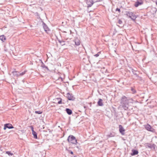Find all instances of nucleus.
Segmentation results:
<instances>
[{"mask_svg": "<svg viewBox=\"0 0 157 157\" xmlns=\"http://www.w3.org/2000/svg\"><path fill=\"white\" fill-rule=\"evenodd\" d=\"M70 153L71 154H73V152L72 151H71V152H70Z\"/></svg>", "mask_w": 157, "mask_h": 157, "instance_id": "29", "label": "nucleus"}, {"mask_svg": "<svg viewBox=\"0 0 157 157\" xmlns=\"http://www.w3.org/2000/svg\"><path fill=\"white\" fill-rule=\"evenodd\" d=\"M70 33H71V30H70Z\"/></svg>", "mask_w": 157, "mask_h": 157, "instance_id": "31", "label": "nucleus"}, {"mask_svg": "<svg viewBox=\"0 0 157 157\" xmlns=\"http://www.w3.org/2000/svg\"><path fill=\"white\" fill-rule=\"evenodd\" d=\"M6 153L8 154L9 156H11L13 155V154L10 151H6Z\"/></svg>", "mask_w": 157, "mask_h": 157, "instance_id": "20", "label": "nucleus"}, {"mask_svg": "<svg viewBox=\"0 0 157 157\" xmlns=\"http://www.w3.org/2000/svg\"><path fill=\"white\" fill-rule=\"evenodd\" d=\"M6 128H8L9 129H11L13 128V126L10 124H4V129L6 130Z\"/></svg>", "mask_w": 157, "mask_h": 157, "instance_id": "5", "label": "nucleus"}, {"mask_svg": "<svg viewBox=\"0 0 157 157\" xmlns=\"http://www.w3.org/2000/svg\"><path fill=\"white\" fill-rule=\"evenodd\" d=\"M147 147L148 148H151L153 146L151 145V144H148V145L147 146Z\"/></svg>", "mask_w": 157, "mask_h": 157, "instance_id": "22", "label": "nucleus"}, {"mask_svg": "<svg viewBox=\"0 0 157 157\" xmlns=\"http://www.w3.org/2000/svg\"><path fill=\"white\" fill-rule=\"evenodd\" d=\"M68 142L73 144H76L77 143V141L75 137L73 135L69 136L67 139Z\"/></svg>", "mask_w": 157, "mask_h": 157, "instance_id": "2", "label": "nucleus"}, {"mask_svg": "<svg viewBox=\"0 0 157 157\" xmlns=\"http://www.w3.org/2000/svg\"><path fill=\"white\" fill-rule=\"evenodd\" d=\"M35 113L36 114H40L42 113V112L41 111H35Z\"/></svg>", "mask_w": 157, "mask_h": 157, "instance_id": "21", "label": "nucleus"}, {"mask_svg": "<svg viewBox=\"0 0 157 157\" xmlns=\"http://www.w3.org/2000/svg\"><path fill=\"white\" fill-rule=\"evenodd\" d=\"M119 128L120 132L121 134L123 135H124V132L125 130L121 125H119Z\"/></svg>", "mask_w": 157, "mask_h": 157, "instance_id": "8", "label": "nucleus"}, {"mask_svg": "<svg viewBox=\"0 0 157 157\" xmlns=\"http://www.w3.org/2000/svg\"><path fill=\"white\" fill-rule=\"evenodd\" d=\"M142 1L141 0H140L135 2L134 5L136 7H137L139 5H142Z\"/></svg>", "mask_w": 157, "mask_h": 157, "instance_id": "10", "label": "nucleus"}, {"mask_svg": "<svg viewBox=\"0 0 157 157\" xmlns=\"http://www.w3.org/2000/svg\"><path fill=\"white\" fill-rule=\"evenodd\" d=\"M132 151V153L131 154L132 155H137L138 153V152L137 150H133Z\"/></svg>", "mask_w": 157, "mask_h": 157, "instance_id": "15", "label": "nucleus"}, {"mask_svg": "<svg viewBox=\"0 0 157 157\" xmlns=\"http://www.w3.org/2000/svg\"><path fill=\"white\" fill-rule=\"evenodd\" d=\"M145 129L147 130L150 131H153V129L152 128L151 126L149 124H147L145 125Z\"/></svg>", "mask_w": 157, "mask_h": 157, "instance_id": "6", "label": "nucleus"}, {"mask_svg": "<svg viewBox=\"0 0 157 157\" xmlns=\"http://www.w3.org/2000/svg\"><path fill=\"white\" fill-rule=\"evenodd\" d=\"M94 2L93 0H87V4L88 5V7H91L93 4Z\"/></svg>", "mask_w": 157, "mask_h": 157, "instance_id": "9", "label": "nucleus"}, {"mask_svg": "<svg viewBox=\"0 0 157 157\" xmlns=\"http://www.w3.org/2000/svg\"><path fill=\"white\" fill-rule=\"evenodd\" d=\"M43 26L44 30V31L48 33L49 32H50V29L47 26L44 22L43 23Z\"/></svg>", "mask_w": 157, "mask_h": 157, "instance_id": "4", "label": "nucleus"}, {"mask_svg": "<svg viewBox=\"0 0 157 157\" xmlns=\"http://www.w3.org/2000/svg\"><path fill=\"white\" fill-rule=\"evenodd\" d=\"M30 128H31V129L32 131V132H33V131H34L33 129H34V128H33V126H30Z\"/></svg>", "mask_w": 157, "mask_h": 157, "instance_id": "26", "label": "nucleus"}, {"mask_svg": "<svg viewBox=\"0 0 157 157\" xmlns=\"http://www.w3.org/2000/svg\"><path fill=\"white\" fill-rule=\"evenodd\" d=\"M25 71H24L21 73H20V75H24V74H25Z\"/></svg>", "mask_w": 157, "mask_h": 157, "instance_id": "24", "label": "nucleus"}, {"mask_svg": "<svg viewBox=\"0 0 157 157\" xmlns=\"http://www.w3.org/2000/svg\"><path fill=\"white\" fill-rule=\"evenodd\" d=\"M100 53V52H99L97 54L94 55V56L95 57H98L99 56Z\"/></svg>", "mask_w": 157, "mask_h": 157, "instance_id": "23", "label": "nucleus"}, {"mask_svg": "<svg viewBox=\"0 0 157 157\" xmlns=\"http://www.w3.org/2000/svg\"><path fill=\"white\" fill-rule=\"evenodd\" d=\"M133 102V100L132 98L123 96L121 99V105L123 108L124 110H133V108H131L130 106H129V104L132 103Z\"/></svg>", "mask_w": 157, "mask_h": 157, "instance_id": "1", "label": "nucleus"}, {"mask_svg": "<svg viewBox=\"0 0 157 157\" xmlns=\"http://www.w3.org/2000/svg\"><path fill=\"white\" fill-rule=\"evenodd\" d=\"M66 111L68 115H70L72 113V110L69 109L67 108Z\"/></svg>", "mask_w": 157, "mask_h": 157, "instance_id": "14", "label": "nucleus"}, {"mask_svg": "<svg viewBox=\"0 0 157 157\" xmlns=\"http://www.w3.org/2000/svg\"><path fill=\"white\" fill-rule=\"evenodd\" d=\"M67 97L68 99L69 100H73L74 98L72 95V94H70V93H68L67 94Z\"/></svg>", "mask_w": 157, "mask_h": 157, "instance_id": "7", "label": "nucleus"}, {"mask_svg": "<svg viewBox=\"0 0 157 157\" xmlns=\"http://www.w3.org/2000/svg\"><path fill=\"white\" fill-rule=\"evenodd\" d=\"M116 11H118V12H120V9L118 8H117L116 10Z\"/></svg>", "mask_w": 157, "mask_h": 157, "instance_id": "27", "label": "nucleus"}, {"mask_svg": "<svg viewBox=\"0 0 157 157\" xmlns=\"http://www.w3.org/2000/svg\"><path fill=\"white\" fill-rule=\"evenodd\" d=\"M12 73L14 76L18 77L20 76V73L19 72L14 71H13Z\"/></svg>", "mask_w": 157, "mask_h": 157, "instance_id": "13", "label": "nucleus"}, {"mask_svg": "<svg viewBox=\"0 0 157 157\" xmlns=\"http://www.w3.org/2000/svg\"><path fill=\"white\" fill-rule=\"evenodd\" d=\"M44 67V68H46V69H48V67H47L46 66H45Z\"/></svg>", "mask_w": 157, "mask_h": 157, "instance_id": "28", "label": "nucleus"}, {"mask_svg": "<svg viewBox=\"0 0 157 157\" xmlns=\"http://www.w3.org/2000/svg\"><path fill=\"white\" fill-rule=\"evenodd\" d=\"M102 100L101 98L99 99L98 101L97 102L98 105L99 106H103L104 105L102 102Z\"/></svg>", "mask_w": 157, "mask_h": 157, "instance_id": "11", "label": "nucleus"}, {"mask_svg": "<svg viewBox=\"0 0 157 157\" xmlns=\"http://www.w3.org/2000/svg\"><path fill=\"white\" fill-rule=\"evenodd\" d=\"M125 14L133 20H135L136 18V17L135 14L131 11H126Z\"/></svg>", "mask_w": 157, "mask_h": 157, "instance_id": "3", "label": "nucleus"}, {"mask_svg": "<svg viewBox=\"0 0 157 157\" xmlns=\"http://www.w3.org/2000/svg\"><path fill=\"white\" fill-rule=\"evenodd\" d=\"M0 40L4 42L6 40L5 36L3 35L0 36Z\"/></svg>", "mask_w": 157, "mask_h": 157, "instance_id": "16", "label": "nucleus"}, {"mask_svg": "<svg viewBox=\"0 0 157 157\" xmlns=\"http://www.w3.org/2000/svg\"><path fill=\"white\" fill-rule=\"evenodd\" d=\"M32 133L34 136V138L35 139H37V133L35 131L32 132Z\"/></svg>", "mask_w": 157, "mask_h": 157, "instance_id": "17", "label": "nucleus"}, {"mask_svg": "<svg viewBox=\"0 0 157 157\" xmlns=\"http://www.w3.org/2000/svg\"><path fill=\"white\" fill-rule=\"evenodd\" d=\"M134 70L133 69H132V72L133 73V71H134Z\"/></svg>", "mask_w": 157, "mask_h": 157, "instance_id": "30", "label": "nucleus"}, {"mask_svg": "<svg viewBox=\"0 0 157 157\" xmlns=\"http://www.w3.org/2000/svg\"><path fill=\"white\" fill-rule=\"evenodd\" d=\"M58 41L61 45L63 46L65 44L64 43L65 41H63V40H59Z\"/></svg>", "mask_w": 157, "mask_h": 157, "instance_id": "18", "label": "nucleus"}, {"mask_svg": "<svg viewBox=\"0 0 157 157\" xmlns=\"http://www.w3.org/2000/svg\"><path fill=\"white\" fill-rule=\"evenodd\" d=\"M118 23L119 24H121L122 22V21L120 19L119 20Z\"/></svg>", "mask_w": 157, "mask_h": 157, "instance_id": "25", "label": "nucleus"}, {"mask_svg": "<svg viewBox=\"0 0 157 157\" xmlns=\"http://www.w3.org/2000/svg\"><path fill=\"white\" fill-rule=\"evenodd\" d=\"M56 100L58 101V103L59 104L62 103V99L60 98H57Z\"/></svg>", "mask_w": 157, "mask_h": 157, "instance_id": "19", "label": "nucleus"}, {"mask_svg": "<svg viewBox=\"0 0 157 157\" xmlns=\"http://www.w3.org/2000/svg\"><path fill=\"white\" fill-rule=\"evenodd\" d=\"M75 44L77 46H78L80 44V41L77 38H76L74 40Z\"/></svg>", "mask_w": 157, "mask_h": 157, "instance_id": "12", "label": "nucleus"}]
</instances>
